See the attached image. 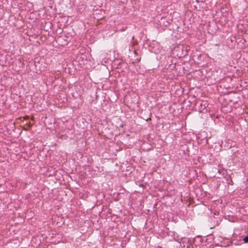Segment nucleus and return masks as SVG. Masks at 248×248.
I'll return each instance as SVG.
<instances>
[{"label": "nucleus", "mask_w": 248, "mask_h": 248, "mask_svg": "<svg viewBox=\"0 0 248 248\" xmlns=\"http://www.w3.org/2000/svg\"><path fill=\"white\" fill-rule=\"evenodd\" d=\"M226 181H227V183L228 185H233V181L232 179V178L230 176H228V177L226 178Z\"/></svg>", "instance_id": "obj_1"}, {"label": "nucleus", "mask_w": 248, "mask_h": 248, "mask_svg": "<svg viewBox=\"0 0 248 248\" xmlns=\"http://www.w3.org/2000/svg\"><path fill=\"white\" fill-rule=\"evenodd\" d=\"M32 126V124H31L30 123L28 124V127H31Z\"/></svg>", "instance_id": "obj_3"}, {"label": "nucleus", "mask_w": 248, "mask_h": 248, "mask_svg": "<svg viewBox=\"0 0 248 248\" xmlns=\"http://www.w3.org/2000/svg\"><path fill=\"white\" fill-rule=\"evenodd\" d=\"M217 171H218L219 173H220V170H218Z\"/></svg>", "instance_id": "obj_4"}, {"label": "nucleus", "mask_w": 248, "mask_h": 248, "mask_svg": "<svg viewBox=\"0 0 248 248\" xmlns=\"http://www.w3.org/2000/svg\"><path fill=\"white\" fill-rule=\"evenodd\" d=\"M244 243H248V234L243 238Z\"/></svg>", "instance_id": "obj_2"}]
</instances>
